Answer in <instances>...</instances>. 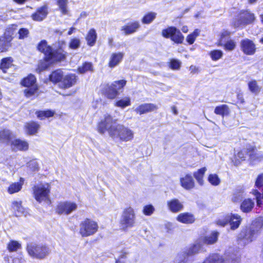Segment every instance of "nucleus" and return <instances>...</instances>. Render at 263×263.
I'll list each match as a JSON object with an SVG mask.
<instances>
[{
  "instance_id": "nucleus-1",
  "label": "nucleus",
  "mask_w": 263,
  "mask_h": 263,
  "mask_svg": "<svg viewBox=\"0 0 263 263\" xmlns=\"http://www.w3.org/2000/svg\"><path fill=\"white\" fill-rule=\"evenodd\" d=\"M58 48L53 49L52 47L48 44L46 40H42L36 46L37 50L44 54L43 59L41 60L37 69L39 71L47 69L51 65L65 61L68 55L67 52L65 50L66 43L64 40H58L57 42Z\"/></svg>"
},
{
  "instance_id": "nucleus-2",
  "label": "nucleus",
  "mask_w": 263,
  "mask_h": 263,
  "mask_svg": "<svg viewBox=\"0 0 263 263\" xmlns=\"http://www.w3.org/2000/svg\"><path fill=\"white\" fill-rule=\"evenodd\" d=\"M78 76L74 73H69L64 75L61 69H55L48 76V80L53 84H58L59 88L67 89L75 85L78 81Z\"/></svg>"
},
{
  "instance_id": "nucleus-3",
  "label": "nucleus",
  "mask_w": 263,
  "mask_h": 263,
  "mask_svg": "<svg viewBox=\"0 0 263 263\" xmlns=\"http://www.w3.org/2000/svg\"><path fill=\"white\" fill-rule=\"evenodd\" d=\"M127 83L125 79L116 80L111 83L104 84L101 89V93L109 100H114L122 93Z\"/></svg>"
},
{
  "instance_id": "nucleus-4",
  "label": "nucleus",
  "mask_w": 263,
  "mask_h": 263,
  "mask_svg": "<svg viewBox=\"0 0 263 263\" xmlns=\"http://www.w3.org/2000/svg\"><path fill=\"white\" fill-rule=\"evenodd\" d=\"M118 125L117 119H114L109 114H106L103 118L97 123L96 129L101 135L107 132L111 137L115 135Z\"/></svg>"
},
{
  "instance_id": "nucleus-5",
  "label": "nucleus",
  "mask_w": 263,
  "mask_h": 263,
  "mask_svg": "<svg viewBox=\"0 0 263 263\" xmlns=\"http://www.w3.org/2000/svg\"><path fill=\"white\" fill-rule=\"evenodd\" d=\"M20 83L22 87L26 88L23 91L24 95L26 98H30L39 95V86L34 74H28L21 80Z\"/></svg>"
},
{
  "instance_id": "nucleus-6",
  "label": "nucleus",
  "mask_w": 263,
  "mask_h": 263,
  "mask_svg": "<svg viewBox=\"0 0 263 263\" xmlns=\"http://www.w3.org/2000/svg\"><path fill=\"white\" fill-rule=\"evenodd\" d=\"M26 250L31 258L40 260L45 259L50 254L48 245L42 243H28L26 245Z\"/></svg>"
},
{
  "instance_id": "nucleus-7",
  "label": "nucleus",
  "mask_w": 263,
  "mask_h": 263,
  "mask_svg": "<svg viewBox=\"0 0 263 263\" xmlns=\"http://www.w3.org/2000/svg\"><path fill=\"white\" fill-rule=\"evenodd\" d=\"M136 224V216L134 209L130 206L124 208L119 220L120 229L124 232L134 227Z\"/></svg>"
},
{
  "instance_id": "nucleus-8",
  "label": "nucleus",
  "mask_w": 263,
  "mask_h": 263,
  "mask_svg": "<svg viewBox=\"0 0 263 263\" xmlns=\"http://www.w3.org/2000/svg\"><path fill=\"white\" fill-rule=\"evenodd\" d=\"M98 222L90 218H86L80 223L79 234L82 237L95 234L99 230Z\"/></svg>"
},
{
  "instance_id": "nucleus-9",
  "label": "nucleus",
  "mask_w": 263,
  "mask_h": 263,
  "mask_svg": "<svg viewBox=\"0 0 263 263\" xmlns=\"http://www.w3.org/2000/svg\"><path fill=\"white\" fill-rule=\"evenodd\" d=\"M50 190L51 185L49 183H40L32 187L33 196L36 201L41 203L49 199Z\"/></svg>"
},
{
  "instance_id": "nucleus-10",
  "label": "nucleus",
  "mask_w": 263,
  "mask_h": 263,
  "mask_svg": "<svg viewBox=\"0 0 263 263\" xmlns=\"http://www.w3.org/2000/svg\"><path fill=\"white\" fill-rule=\"evenodd\" d=\"M255 20L254 13L248 10H241L233 20L232 25L235 28H238L251 24Z\"/></svg>"
},
{
  "instance_id": "nucleus-11",
  "label": "nucleus",
  "mask_w": 263,
  "mask_h": 263,
  "mask_svg": "<svg viewBox=\"0 0 263 263\" xmlns=\"http://www.w3.org/2000/svg\"><path fill=\"white\" fill-rule=\"evenodd\" d=\"M161 33L164 38L170 39L175 44L179 45L183 43L184 36L180 30L175 26H168L163 29Z\"/></svg>"
},
{
  "instance_id": "nucleus-12",
  "label": "nucleus",
  "mask_w": 263,
  "mask_h": 263,
  "mask_svg": "<svg viewBox=\"0 0 263 263\" xmlns=\"http://www.w3.org/2000/svg\"><path fill=\"white\" fill-rule=\"evenodd\" d=\"M112 138H118L121 141H132L134 138V132L122 124L118 125L115 134Z\"/></svg>"
},
{
  "instance_id": "nucleus-13",
  "label": "nucleus",
  "mask_w": 263,
  "mask_h": 263,
  "mask_svg": "<svg viewBox=\"0 0 263 263\" xmlns=\"http://www.w3.org/2000/svg\"><path fill=\"white\" fill-rule=\"evenodd\" d=\"M240 48L246 55H253L257 51L256 44L253 40L248 38L242 39L240 41Z\"/></svg>"
},
{
  "instance_id": "nucleus-14",
  "label": "nucleus",
  "mask_w": 263,
  "mask_h": 263,
  "mask_svg": "<svg viewBox=\"0 0 263 263\" xmlns=\"http://www.w3.org/2000/svg\"><path fill=\"white\" fill-rule=\"evenodd\" d=\"M77 204L68 201H61L56 206L55 212L59 215H69L77 209Z\"/></svg>"
},
{
  "instance_id": "nucleus-15",
  "label": "nucleus",
  "mask_w": 263,
  "mask_h": 263,
  "mask_svg": "<svg viewBox=\"0 0 263 263\" xmlns=\"http://www.w3.org/2000/svg\"><path fill=\"white\" fill-rule=\"evenodd\" d=\"M10 146L12 151L25 152L29 149V143L25 140H22L20 138H16L11 140Z\"/></svg>"
},
{
  "instance_id": "nucleus-16",
  "label": "nucleus",
  "mask_w": 263,
  "mask_h": 263,
  "mask_svg": "<svg viewBox=\"0 0 263 263\" xmlns=\"http://www.w3.org/2000/svg\"><path fill=\"white\" fill-rule=\"evenodd\" d=\"M230 35V32L229 31H227L223 32L221 34L219 41L217 43V45L218 46L222 47L226 51H232V50H234L236 47V44L235 42L233 40L230 39V40H228L225 43H222V38L223 37V36H229Z\"/></svg>"
},
{
  "instance_id": "nucleus-17",
  "label": "nucleus",
  "mask_w": 263,
  "mask_h": 263,
  "mask_svg": "<svg viewBox=\"0 0 263 263\" xmlns=\"http://www.w3.org/2000/svg\"><path fill=\"white\" fill-rule=\"evenodd\" d=\"M48 14V6L44 5L37 8L35 11L31 14V17L32 20L36 22H41L44 20Z\"/></svg>"
},
{
  "instance_id": "nucleus-18",
  "label": "nucleus",
  "mask_w": 263,
  "mask_h": 263,
  "mask_svg": "<svg viewBox=\"0 0 263 263\" xmlns=\"http://www.w3.org/2000/svg\"><path fill=\"white\" fill-rule=\"evenodd\" d=\"M140 28V23L138 21L129 22L123 26L121 31L125 35L133 34L136 32Z\"/></svg>"
},
{
  "instance_id": "nucleus-19",
  "label": "nucleus",
  "mask_w": 263,
  "mask_h": 263,
  "mask_svg": "<svg viewBox=\"0 0 263 263\" xmlns=\"http://www.w3.org/2000/svg\"><path fill=\"white\" fill-rule=\"evenodd\" d=\"M158 109L157 105L153 103H143L139 105L136 109L135 111L140 115L148 112L156 111Z\"/></svg>"
},
{
  "instance_id": "nucleus-20",
  "label": "nucleus",
  "mask_w": 263,
  "mask_h": 263,
  "mask_svg": "<svg viewBox=\"0 0 263 263\" xmlns=\"http://www.w3.org/2000/svg\"><path fill=\"white\" fill-rule=\"evenodd\" d=\"M124 53L123 52H116L112 53L109 58L107 65L110 68H114L119 65L123 61Z\"/></svg>"
},
{
  "instance_id": "nucleus-21",
  "label": "nucleus",
  "mask_w": 263,
  "mask_h": 263,
  "mask_svg": "<svg viewBox=\"0 0 263 263\" xmlns=\"http://www.w3.org/2000/svg\"><path fill=\"white\" fill-rule=\"evenodd\" d=\"M247 154L251 160L255 161L263 159V155L260 156L257 153V149L256 146L251 144H247L244 148Z\"/></svg>"
},
{
  "instance_id": "nucleus-22",
  "label": "nucleus",
  "mask_w": 263,
  "mask_h": 263,
  "mask_svg": "<svg viewBox=\"0 0 263 263\" xmlns=\"http://www.w3.org/2000/svg\"><path fill=\"white\" fill-rule=\"evenodd\" d=\"M168 210L173 213H178L183 209L182 203L177 198H173L167 201Z\"/></svg>"
},
{
  "instance_id": "nucleus-23",
  "label": "nucleus",
  "mask_w": 263,
  "mask_h": 263,
  "mask_svg": "<svg viewBox=\"0 0 263 263\" xmlns=\"http://www.w3.org/2000/svg\"><path fill=\"white\" fill-rule=\"evenodd\" d=\"M181 186L186 190H191L195 187V181L192 176L187 174L180 178Z\"/></svg>"
},
{
  "instance_id": "nucleus-24",
  "label": "nucleus",
  "mask_w": 263,
  "mask_h": 263,
  "mask_svg": "<svg viewBox=\"0 0 263 263\" xmlns=\"http://www.w3.org/2000/svg\"><path fill=\"white\" fill-rule=\"evenodd\" d=\"M24 128L27 135H34L39 130L40 125L36 121H31L25 124Z\"/></svg>"
},
{
  "instance_id": "nucleus-25",
  "label": "nucleus",
  "mask_w": 263,
  "mask_h": 263,
  "mask_svg": "<svg viewBox=\"0 0 263 263\" xmlns=\"http://www.w3.org/2000/svg\"><path fill=\"white\" fill-rule=\"evenodd\" d=\"M176 219L178 221L184 224H192L195 221L194 215L191 213L184 212L177 215Z\"/></svg>"
},
{
  "instance_id": "nucleus-26",
  "label": "nucleus",
  "mask_w": 263,
  "mask_h": 263,
  "mask_svg": "<svg viewBox=\"0 0 263 263\" xmlns=\"http://www.w3.org/2000/svg\"><path fill=\"white\" fill-rule=\"evenodd\" d=\"M17 29V25L12 24L8 25L5 29L2 37H4L12 42L15 37V34Z\"/></svg>"
},
{
  "instance_id": "nucleus-27",
  "label": "nucleus",
  "mask_w": 263,
  "mask_h": 263,
  "mask_svg": "<svg viewBox=\"0 0 263 263\" xmlns=\"http://www.w3.org/2000/svg\"><path fill=\"white\" fill-rule=\"evenodd\" d=\"M25 179L20 177L17 182L11 183L7 187V191L9 194H13L21 191L24 184Z\"/></svg>"
},
{
  "instance_id": "nucleus-28",
  "label": "nucleus",
  "mask_w": 263,
  "mask_h": 263,
  "mask_svg": "<svg viewBox=\"0 0 263 263\" xmlns=\"http://www.w3.org/2000/svg\"><path fill=\"white\" fill-rule=\"evenodd\" d=\"M242 221L241 216L238 214L231 213L228 215V222L230 225L231 229H237Z\"/></svg>"
},
{
  "instance_id": "nucleus-29",
  "label": "nucleus",
  "mask_w": 263,
  "mask_h": 263,
  "mask_svg": "<svg viewBox=\"0 0 263 263\" xmlns=\"http://www.w3.org/2000/svg\"><path fill=\"white\" fill-rule=\"evenodd\" d=\"M254 206V201L251 198H246L241 201L240 209L242 212L248 213L253 210Z\"/></svg>"
},
{
  "instance_id": "nucleus-30",
  "label": "nucleus",
  "mask_w": 263,
  "mask_h": 263,
  "mask_svg": "<svg viewBox=\"0 0 263 263\" xmlns=\"http://www.w3.org/2000/svg\"><path fill=\"white\" fill-rule=\"evenodd\" d=\"M13 59L11 57L3 58L0 61V69L4 73H7V70L13 66Z\"/></svg>"
},
{
  "instance_id": "nucleus-31",
  "label": "nucleus",
  "mask_w": 263,
  "mask_h": 263,
  "mask_svg": "<svg viewBox=\"0 0 263 263\" xmlns=\"http://www.w3.org/2000/svg\"><path fill=\"white\" fill-rule=\"evenodd\" d=\"M13 137V134L10 129L4 128L0 130V143L8 144L11 142Z\"/></svg>"
},
{
  "instance_id": "nucleus-32",
  "label": "nucleus",
  "mask_w": 263,
  "mask_h": 263,
  "mask_svg": "<svg viewBox=\"0 0 263 263\" xmlns=\"http://www.w3.org/2000/svg\"><path fill=\"white\" fill-rule=\"evenodd\" d=\"M97 39V34L96 30L94 28L90 29L85 36L87 45L90 47L93 46L96 43Z\"/></svg>"
},
{
  "instance_id": "nucleus-33",
  "label": "nucleus",
  "mask_w": 263,
  "mask_h": 263,
  "mask_svg": "<svg viewBox=\"0 0 263 263\" xmlns=\"http://www.w3.org/2000/svg\"><path fill=\"white\" fill-rule=\"evenodd\" d=\"M55 112L53 110H37L35 111V114L36 117L40 120H45L46 118L52 117L54 116Z\"/></svg>"
},
{
  "instance_id": "nucleus-34",
  "label": "nucleus",
  "mask_w": 263,
  "mask_h": 263,
  "mask_svg": "<svg viewBox=\"0 0 263 263\" xmlns=\"http://www.w3.org/2000/svg\"><path fill=\"white\" fill-rule=\"evenodd\" d=\"M230 112L229 107L226 104H221L217 106L214 109V113L217 115L221 116L222 117L229 116Z\"/></svg>"
},
{
  "instance_id": "nucleus-35",
  "label": "nucleus",
  "mask_w": 263,
  "mask_h": 263,
  "mask_svg": "<svg viewBox=\"0 0 263 263\" xmlns=\"http://www.w3.org/2000/svg\"><path fill=\"white\" fill-rule=\"evenodd\" d=\"M93 71V65L91 62H85L82 65L79 66L77 68V71L79 73L84 74L87 72H92Z\"/></svg>"
},
{
  "instance_id": "nucleus-36",
  "label": "nucleus",
  "mask_w": 263,
  "mask_h": 263,
  "mask_svg": "<svg viewBox=\"0 0 263 263\" xmlns=\"http://www.w3.org/2000/svg\"><path fill=\"white\" fill-rule=\"evenodd\" d=\"M206 171V168L205 167H203L199 170H198L196 172H195L193 173V176L194 178L196 179L198 183L200 185H202L204 183L203 177L204 176L205 173Z\"/></svg>"
},
{
  "instance_id": "nucleus-37",
  "label": "nucleus",
  "mask_w": 263,
  "mask_h": 263,
  "mask_svg": "<svg viewBox=\"0 0 263 263\" xmlns=\"http://www.w3.org/2000/svg\"><path fill=\"white\" fill-rule=\"evenodd\" d=\"M12 46V43L11 41L0 36V53L8 51Z\"/></svg>"
},
{
  "instance_id": "nucleus-38",
  "label": "nucleus",
  "mask_w": 263,
  "mask_h": 263,
  "mask_svg": "<svg viewBox=\"0 0 263 263\" xmlns=\"http://www.w3.org/2000/svg\"><path fill=\"white\" fill-rule=\"evenodd\" d=\"M131 105V100L129 97H125L121 99L117 100L114 105L116 107L121 108H125L126 107L129 106Z\"/></svg>"
},
{
  "instance_id": "nucleus-39",
  "label": "nucleus",
  "mask_w": 263,
  "mask_h": 263,
  "mask_svg": "<svg viewBox=\"0 0 263 263\" xmlns=\"http://www.w3.org/2000/svg\"><path fill=\"white\" fill-rule=\"evenodd\" d=\"M22 249V245L15 240H10L7 245V249L9 252H16Z\"/></svg>"
},
{
  "instance_id": "nucleus-40",
  "label": "nucleus",
  "mask_w": 263,
  "mask_h": 263,
  "mask_svg": "<svg viewBox=\"0 0 263 263\" xmlns=\"http://www.w3.org/2000/svg\"><path fill=\"white\" fill-rule=\"evenodd\" d=\"M156 16L157 13L155 12H147L141 18V22L143 24H149L155 20Z\"/></svg>"
},
{
  "instance_id": "nucleus-41",
  "label": "nucleus",
  "mask_w": 263,
  "mask_h": 263,
  "mask_svg": "<svg viewBox=\"0 0 263 263\" xmlns=\"http://www.w3.org/2000/svg\"><path fill=\"white\" fill-rule=\"evenodd\" d=\"M249 90L254 94H258L261 90V87L258 85L256 80L253 79L250 81L248 83Z\"/></svg>"
},
{
  "instance_id": "nucleus-42",
  "label": "nucleus",
  "mask_w": 263,
  "mask_h": 263,
  "mask_svg": "<svg viewBox=\"0 0 263 263\" xmlns=\"http://www.w3.org/2000/svg\"><path fill=\"white\" fill-rule=\"evenodd\" d=\"M218 232L213 231L210 235L205 236L203 238V242L208 245H212L215 243L218 239Z\"/></svg>"
},
{
  "instance_id": "nucleus-43",
  "label": "nucleus",
  "mask_w": 263,
  "mask_h": 263,
  "mask_svg": "<svg viewBox=\"0 0 263 263\" xmlns=\"http://www.w3.org/2000/svg\"><path fill=\"white\" fill-rule=\"evenodd\" d=\"M224 259L218 254H214L206 258L203 263H223Z\"/></svg>"
},
{
  "instance_id": "nucleus-44",
  "label": "nucleus",
  "mask_w": 263,
  "mask_h": 263,
  "mask_svg": "<svg viewBox=\"0 0 263 263\" xmlns=\"http://www.w3.org/2000/svg\"><path fill=\"white\" fill-rule=\"evenodd\" d=\"M200 248L201 245L199 243L194 244L186 250L184 254L186 256L194 255L199 253Z\"/></svg>"
},
{
  "instance_id": "nucleus-45",
  "label": "nucleus",
  "mask_w": 263,
  "mask_h": 263,
  "mask_svg": "<svg viewBox=\"0 0 263 263\" xmlns=\"http://www.w3.org/2000/svg\"><path fill=\"white\" fill-rule=\"evenodd\" d=\"M209 55L212 61H217L222 58L223 53L220 49H214L209 52Z\"/></svg>"
},
{
  "instance_id": "nucleus-46",
  "label": "nucleus",
  "mask_w": 263,
  "mask_h": 263,
  "mask_svg": "<svg viewBox=\"0 0 263 263\" xmlns=\"http://www.w3.org/2000/svg\"><path fill=\"white\" fill-rule=\"evenodd\" d=\"M200 31L198 29H196L194 31L189 34L186 37V41L189 45H192L196 40V37L199 35Z\"/></svg>"
},
{
  "instance_id": "nucleus-47",
  "label": "nucleus",
  "mask_w": 263,
  "mask_h": 263,
  "mask_svg": "<svg viewBox=\"0 0 263 263\" xmlns=\"http://www.w3.org/2000/svg\"><path fill=\"white\" fill-rule=\"evenodd\" d=\"M57 5L59 6V9L63 15H66L68 14L67 4L68 0H57Z\"/></svg>"
},
{
  "instance_id": "nucleus-48",
  "label": "nucleus",
  "mask_w": 263,
  "mask_h": 263,
  "mask_svg": "<svg viewBox=\"0 0 263 263\" xmlns=\"http://www.w3.org/2000/svg\"><path fill=\"white\" fill-rule=\"evenodd\" d=\"M247 154L245 148L239 151L235 155L234 158L236 159L235 163L237 164L241 161L246 160Z\"/></svg>"
},
{
  "instance_id": "nucleus-49",
  "label": "nucleus",
  "mask_w": 263,
  "mask_h": 263,
  "mask_svg": "<svg viewBox=\"0 0 263 263\" xmlns=\"http://www.w3.org/2000/svg\"><path fill=\"white\" fill-rule=\"evenodd\" d=\"M208 181L213 186L218 185L220 183V179L216 174H211L208 177Z\"/></svg>"
},
{
  "instance_id": "nucleus-50",
  "label": "nucleus",
  "mask_w": 263,
  "mask_h": 263,
  "mask_svg": "<svg viewBox=\"0 0 263 263\" xmlns=\"http://www.w3.org/2000/svg\"><path fill=\"white\" fill-rule=\"evenodd\" d=\"M181 63L178 60L172 59L169 62V67L174 70H178L180 69Z\"/></svg>"
},
{
  "instance_id": "nucleus-51",
  "label": "nucleus",
  "mask_w": 263,
  "mask_h": 263,
  "mask_svg": "<svg viewBox=\"0 0 263 263\" xmlns=\"http://www.w3.org/2000/svg\"><path fill=\"white\" fill-rule=\"evenodd\" d=\"M155 210V208L152 204H146L143 206L142 213L145 216H151L154 213Z\"/></svg>"
},
{
  "instance_id": "nucleus-52",
  "label": "nucleus",
  "mask_w": 263,
  "mask_h": 263,
  "mask_svg": "<svg viewBox=\"0 0 263 263\" xmlns=\"http://www.w3.org/2000/svg\"><path fill=\"white\" fill-rule=\"evenodd\" d=\"M11 208L18 213L23 212L24 211L22 201H13L11 203Z\"/></svg>"
},
{
  "instance_id": "nucleus-53",
  "label": "nucleus",
  "mask_w": 263,
  "mask_h": 263,
  "mask_svg": "<svg viewBox=\"0 0 263 263\" xmlns=\"http://www.w3.org/2000/svg\"><path fill=\"white\" fill-rule=\"evenodd\" d=\"M252 193L255 196L257 205L259 207L261 206L262 204L261 201V199L262 198L261 193L257 189H253Z\"/></svg>"
},
{
  "instance_id": "nucleus-54",
  "label": "nucleus",
  "mask_w": 263,
  "mask_h": 263,
  "mask_svg": "<svg viewBox=\"0 0 263 263\" xmlns=\"http://www.w3.org/2000/svg\"><path fill=\"white\" fill-rule=\"evenodd\" d=\"M80 46V41L77 38L70 40L69 43V47L72 49H77Z\"/></svg>"
},
{
  "instance_id": "nucleus-55",
  "label": "nucleus",
  "mask_w": 263,
  "mask_h": 263,
  "mask_svg": "<svg viewBox=\"0 0 263 263\" xmlns=\"http://www.w3.org/2000/svg\"><path fill=\"white\" fill-rule=\"evenodd\" d=\"M255 187L259 190L263 187V173L257 176L255 182Z\"/></svg>"
},
{
  "instance_id": "nucleus-56",
  "label": "nucleus",
  "mask_w": 263,
  "mask_h": 263,
  "mask_svg": "<svg viewBox=\"0 0 263 263\" xmlns=\"http://www.w3.org/2000/svg\"><path fill=\"white\" fill-rule=\"evenodd\" d=\"M18 39L20 40L24 39L28 36L29 31L27 28H21L18 31Z\"/></svg>"
},
{
  "instance_id": "nucleus-57",
  "label": "nucleus",
  "mask_w": 263,
  "mask_h": 263,
  "mask_svg": "<svg viewBox=\"0 0 263 263\" xmlns=\"http://www.w3.org/2000/svg\"><path fill=\"white\" fill-rule=\"evenodd\" d=\"M217 224L221 227H224L228 222V215L226 216L223 219H218L216 221Z\"/></svg>"
},
{
  "instance_id": "nucleus-58",
  "label": "nucleus",
  "mask_w": 263,
  "mask_h": 263,
  "mask_svg": "<svg viewBox=\"0 0 263 263\" xmlns=\"http://www.w3.org/2000/svg\"><path fill=\"white\" fill-rule=\"evenodd\" d=\"M165 229L167 233L171 232L174 230V226L171 222H167L165 224Z\"/></svg>"
},
{
  "instance_id": "nucleus-59",
  "label": "nucleus",
  "mask_w": 263,
  "mask_h": 263,
  "mask_svg": "<svg viewBox=\"0 0 263 263\" xmlns=\"http://www.w3.org/2000/svg\"><path fill=\"white\" fill-rule=\"evenodd\" d=\"M237 102L241 104H243L245 102V99L243 97V94L242 93H238L237 94Z\"/></svg>"
},
{
  "instance_id": "nucleus-60",
  "label": "nucleus",
  "mask_w": 263,
  "mask_h": 263,
  "mask_svg": "<svg viewBox=\"0 0 263 263\" xmlns=\"http://www.w3.org/2000/svg\"><path fill=\"white\" fill-rule=\"evenodd\" d=\"M126 258V253L124 252H123L119 256V259H120L121 260L125 259Z\"/></svg>"
},
{
  "instance_id": "nucleus-61",
  "label": "nucleus",
  "mask_w": 263,
  "mask_h": 263,
  "mask_svg": "<svg viewBox=\"0 0 263 263\" xmlns=\"http://www.w3.org/2000/svg\"><path fill=\"white\" fill-rule=\"evenodd\" d=\"M16 3L22 5L24 4L27 0H13Z\"/></svg>"
},
{
  "instance_id": "nucleus-62",
  "label": "nucleus",
  "mask_w": 263,
  "mask_h": 263,
  "mask_svg": "<svg viewBox=\"0 0 263 263\" xmlns=\"http://www.w3.org/2000/svg\"><path fill=\"white\" fill-rule=\"evenodd\" d=\"M181 31L183 33H187L189 31V28L187 26H183L181 28Z\"/></svg>"
},
{
  "instance_id": "nucleus-63",
  "label": "nucleus",
  "mask_w": 263,
  "mask_h": 263,
  "mask_svg": "<svg viewBox=\"0 0 263 263\" xmlns=\"http://www.w3.org/2000/svg\"><path fill=\"white\" fill-rule=\"evenodd\" d=\"M171 109H172V112H173V114L174 115H177L178 114V111H177L176 106H172Z\"/></svg>"
},
{
  "instance_id": "nucleus-64",
  "label": "nucleus",
  "mask_w": 263,
  "mask_h": 263,
  "mask_svg": "<svg viewBox=\"0 0 263 263\" xmlns=\"http://www.w3.org/2000/svg\"><path fill=\"white\" fill-rule=\"evenodd\" d=\"M75 30V28L73 27H71L69 28L68 32H67V34L68 35H71L74 31V30Z\"/></svg>"
}]
</instances>
